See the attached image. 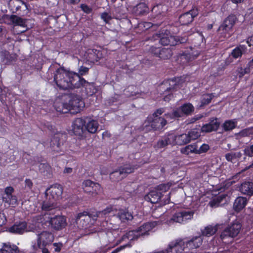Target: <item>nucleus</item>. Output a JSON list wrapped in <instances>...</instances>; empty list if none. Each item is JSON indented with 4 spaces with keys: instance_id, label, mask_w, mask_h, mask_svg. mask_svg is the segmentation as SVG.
Listing matches in <instances>:
<instances>
[{
    "instance_id": "obj_1",
    "label": "nucleus",
    "mask_w": 253,
    "mask_h": 253,
    "mask_svg": "<svg viewBox=\"0 0 253 253\" xmlns=\"http://www.w3.org/2000/svg\"><path fill=\"white\" fill-rule=\"evenodd\" d=\"M78 78L76 72L66 70L64 67L57 68L54 75V81L57 87L63 90L75 89Z\"/></svg>"
},
{
    "instance_id": "obj_2",
    "label": "nucleus",
    "mask_w": 253,
    "mask_h": 253,
    "mask_svg": "<svg viewBox=\"0 0 253 253\" xmlns=\"http://www.w3.org/2000/svg\"><path fill=\"white\" fill-rule=\"evenodd\" d=\"M97 219V215L84 211L78 213L75 217V222L81 229H86L94 225Z\"/></svg>"
},
{
    "instance_id": "obj_3",
    "label": "nucleus",
    "mask_w": 253,
    "mask_h": 253,
    "mask_svg": "<svg viewBox=\"0 0 253 253\" xmlns=\"http://www.w3.org/2000/svg\"><path fill=\"white\" fill-rule=\"evenodd\" d=\"M185 82V78L180 76L169 79L164 82V84H169V86L165 90L166 95L164 96V100L169 102L172 98L173 94L172 92L177 90L182 87L183 84Z\"/></svg>"
},
{
    "instance_id": "obj_4",
    "label": "nucleus",
    "mask_w": 253,
    "mask_h": 253,
    "mask_svg": "<svg viewBox=\"0 0 253 253\" xmlns=\"http://www.w3.org/2000/svg\"><path fill=\"white\" fill-rule=\"evenodd\" d=\"M237 21L235 15L231 14L226 17L220 24L218 29V34L223 38H229L230 32Z\"/></svg>"
},
{
    "instance_id": "obj_5",
    "label": "nucleus",
    "mask_w": 253,
    "mask_h": 253,
    "mask_svg": "<svg viewBox=\"0 0 253 253\" xmlns=\"http://www.w3.org/2000/svg\"><path fill=\"white\" fill-rule=\"evenodd\" d=\"M242 225L240 221L235 220L233 221L230 225H228L221 233L220 237L223 242L226 243L224 241L226 238H234L239 234Z\"/></svg>"
},
{
    "instance_id": "obj_6",
    "label": "nucleus",
    "mask_w": 253,
    "mask_h": 253,
    "mask_svg": "<svg viewBox=\"0 0 253 253\" xmlns=\"http://www.w3.org/2000/svg\"><path fill=\"white\" fill-rule=\"evenodd\" d=\"M65 134L57 132L55 133L51 138L50 148L52 152L55 153L63 152V145L66 139Z\"/></svg>"
},
{
    "instance_id": "obj_7",
    "label": "nucleus",
    "mask_w": 253,
    "mask_h": 253,
    "mask_svg": "<svg viewBox=\"0 0 253 253\" xmlns=\"http://www.w3.org/2000/svg\"><path fill=\"white\" fill-rule=\"evenodd\" d=\"M134 169V167L130 165H124L112 172L110 174V178L113 182L120 181L126 176L127 174L133 172Z\"/></svg>"
},
{
    "instance_id": "obj_8",
    "label": "nucleus",
    "mask_w": 253,
    "mask_h": 253,
    "mask_svg": "<svg viewBox=\"0 0 253 253\" xmlns=\"http://www.w3.org/2000/svg\"><path fill=\"white\" fill-rule=\"evenodd\" d=\"M75 84V89L81 88L82 90L84 91L86 95L88 96L92 95L97 91L95 83L88 82L84 78L79 77L77 82Z\"/></svg>"
},
{
    "instance_id": "obj_9",
    "label": "nucleus",
    "mask_w": 253,
    "mask_h": 253,
    "mask_svg": "<svg viewBox=\"0 0 253 253\" xmlns=\"http://www.w3.org/2000/svg\"><path fill=\"white\" fill-rule=\"evenodd\" d=\"M69 104L71 108V114L80 112L85 106L83 98L77 94H70Z\"/></svg>"
},
{
    "instance_id": "obj_10",
    "label": "nucleus",
    "mask_w": 253,
    "mask_h": 253,
    "mask_svg": "<svg viewBox=\"0 0 253 253\" xmlns=\"http://www.w3.org/2000/svg\"><path fill=\"white\" fill-rule=\"evenodd\" d=\"M193 215L194 212L192 211H183L177 212L175 213L169 220H168V222L169 224L174 222L185 223L188 220L191 219Z\"/></svg>"
},
{
    "instance_id": "obj_11",
    "label": "nucleus",
    "mask_w": 253,
    "mask_h": 253,
    "mask_svg": "<svg viewBox=\"0 0 253 253\" xmlns=\"http://www.w3.org/2000/svg\"><path fill=\"white\" fill-rule=\"evenodd\" d=\"M82 188L84 192L96 196L101 192V186L97 182H93L90 179L84 180L82 183Z\"/></svg>"
},
{
    "instance_id": "obj_12",
    "label": "nucleus",
    "mask_w": 253,
    "mask_h": 253,
    "mask_svg": "<svg viewBox=\"0 0 253 253\" xmlns=\"http://www.w3.org/2000/svg\"><path fill=\"white\" fill-rule=\"evenodd\" d=\"M63 191V186L58 183H55L47 188L45 192L46 198L52 199L56 201L62 196Z\"/></svg>"
},
{
    "instance_id": "obj_13",
    "label": "nucleus",
    "mask_w": 253,
    "mask_h": 253,
    "mask_svg": "<svg viewBox=\"0 0 253 253\" xmlns=\"http://www.w3.org/2000/svg\"><path fill=\"white\" fill-rule=\"evenodd\" d=\"M86 122V121L84 119V118H77L72 123V130L73 132L75 135L79 136L80 138L85 137L84 127H85Z\"/></svg>"
},
{
    "instance_id": "obj_14",
    "label": "nucleus",
    "mask_w": 253,
    "mask_h": 253,
    "mask_svg": "<svg viewBox=\"0 0 253 253\" xmlns=\"http://www.w3.org/2000/svg\"><path fill=\"white\" fill-rule=\"evenodd\" d=\"M146 122L151 126L154 130L162 129L167 123L166 120L163 117H155L150 116L147 117Z\"/></svg>"
},
{
    "instance_id": "obj_15",
    "label": "nucleus",
    "mask_w": 253,
    "mask_h": 253,
    "mask_svg": "<svg viewBox=\"0 0 253 253\" xmlns=\"http://www.w3.org/2000/svg\"><path fill=\"white\" fill-rule=\"evenodd\" d=\"M199 13L197 8H194L189 11L181 14L179 17V22L181 25H188L194 20V18Z\"/></svg>"
},
{
    "instance_id": "obj_16",
    "label": "nucleus",
    "mask_w": 253,
    "mask_h": 253,
    "mask_svg": "<svg viewBox=\"0 0 253 253\" xmlns=\"http://www.w3.org/2000/svg\"><path fill=\"white\" fill-rule=\"evenodd\" d=\"M184 250V239L179 238L170 242L166 251L167 253H181Z\"/></svg>"
},
{
    "instance_id": "obj_17",
    "label": "nucleus",
    "mask_w": 253,
    "mask_h": 253,
    "mask_svg": "<svg viewBox=\"0 0 253 253\" xmlns=\"http://www.w3.org/2000/svg\"><path fill=\"white\" fill-rule=\"evenodd\" d=\"M54 236L50 232L42 231L38 235L36 247L47 246L51 245L54 240Z\"/></svg>"
},
{
    "instance_id": "obj_18",
    "label": "nucleus",
    "mask_w": 253,
    "mask_h": 253,
    "mask_svg": "<svg viewBox=\"0 0 253 253\" xmlns=\"http://www.w3.org/2000/svg\"><path fill=\"white\" fill-rule=\"evenodd\" d=\"M7 231L12 234L17 235H22L27 232V222L26 221H16Z\"/></svg>"
},
{
    "instance_id": "obj_19",
    "label": "nucleus",
    "mask_w": 253,
    "mask_h": 253,
    "mask_svg": "<svg viewBox=\"0 0 253 253\" xmlns=\"http://www.w3.org/2000/svg\"><path fill=\"white\" fill-rule=\"evenodd\" d=\"M48 218L49 224L55 230H61L66 226V218L64 216L56 215L53 217H48Z\"/></svg>"
},
{
    "instance_id": "obj_20",
    "label": "nucleus",
    "mask_w": 253,
    "mask_h": 253,
    "mask_svg": "<svg viewBox=\"0 0 253 253\" xmlns=\"http://www.w3.org/2000/svg\"><path fill=\"white\" fill-rule=\"evenodd\" d=\"M220 126V123L216 117L211 118L209 122L202 126L201 131L203 132H211L218 130Z\"/></svg>"
},
{
    "instance_id": "obj_21",
    "label": "nucleus",
    "mask_w": 253,
    "mask_h": 253,
    "mask_svg": "<svg viewBox=\"0 0 253 253\" xmlns=\"http://www.w3.org/2000/svg\"><path fill=\"white\" fill-rule=\"evenodd\" d=\"M184 239V245L185 250H192L199 248L202 244L203 238L202 236L193 237L189 240Z\"/></svg>"
},
{
    "instance_id": "obj_22",
    "label": "nucleus",
    "mask_w": 253,
    "mask_h": 253,
    "mask_svg": "<svg viewBox=\"0 0 253 253\" xmlns=\"http://www.w3.org/2000/svg\"><path fill=\"white\" fill-rule=\"evenodd\" d=\"M84 119L86 121L85 129L90 133H96L99 126L98 121L89 117H84Z\"/></svg>"
},
{
    "instance_id": "obj_23",
    "label": "nucleus",
    "mask_w": 253,
    "mask_h": 253,
    "mask_svg": "<svg viewBox=\"0 0 253 253\" xmlns=\"http://www.w3.org/2000/svg\"><path fill=\"white\" fill-rule=\"evenodd\" d=\"M249 199L243 196L237 197L233 203V208L235 211L239 212L247 206Z\"/></svg>"
},
{
    "instance_id": "obj_24",
    "label": "nucleus",
    "mask_w": 253,
    "mask_h": 253,
    "mask_svg": "<svg viewBox=\"0 0 253 253\" xmlns=\"http://www.w3.org/2000/svg\"><path fill=\"white\" fill-rule=\"evenodd\" d=\"M163 195L156 190L150 191L144 197V199L152 204H156L161 201Z\"/></svg>"
},
{
    "instance_id": "obj_25",
    "label": "nucleus",
    "mask_w": 253,
    "mask_h": 253,
    "mask_svg": "<svg viewBox=\"0 0 253 253\" xmlns=\"http://www.w3.org/2000/svg\"><path fill=\"white\" fill-rule=\"evenodd\" d=\"M173 136L172 133H169L159 140L157 143L158 148H163L169 144L173 145Z\"/></svg>"
},
{
    "instance_id": "obj_26",
    "label": "nucleus",
    "mask_w": 253,
    "mask_h": 253,
    "mask_svg": "<svg viewBox=\"0 0 253 253\" xmlns=\"http://www.w3.org/2000/svg\"><path fill=\"white\" fill-rule=\"evenodd\" d=\"M117 217L123 223H127L133 218L132 213L126 209H120L117 213Z\"/></svg>"
},
{
    "instance_id": "obj_27",
    "label": "nucleus",
    "mask_w": 253,
    "mask_h": 253,
    "mask_svg": "<svg viewBox=\"0 0 253 253\" xmlns=\"http://www.w3.org/2000/svg\"><path fill=\"white\" fill-rule=\"evenodd\" d=\"M102 57V51L96 49H89L87 51V59L89 61L95 63Z\"/></svg>"
},
{
    "instance_id": "obj_28",
    "label": "nucleus",
    "mask_w": 253,
    "mask_h": 253,
    "mask_svg": "<svg viewBox=\"0 0 253 253\" xmlns=\"http://www.w3.org/2000/svg\"><path fill=\"white\" fill-rule=\"evenodd\" d=\"M116 212V208L113 206L110 205L102 211L97 212L95 214L97 215V218L101 217L106 219L107 217L115 215Z\"/></svg>"
},
{
    "instance_id": "obj_29",
    "label": "nucleus",
    "mask_w": 253,
    "mask_h": 253,
    "mask_svg": "<svg viewBox=\"0 0 253 253\" xmlns=\"http://www.w3.org/2000/svg\"><path fill=\"white\" fill-rule=\"evenodd\" d=\"M241 193L248 196L253 195V182L252 181H244L241 183L240 187Z\"/></svg>"
},
{
    "instance_id": "obj_30",
    "label": "nucleus",
    "mask_w": 253,
    "mask_h": 253,
    "mask_svg": "<svg viewBox=\"0 0 253 253\" xmlns=\"http://www.w3.org/2000/svg\"><path fill=\"white\" fill-rule=\"evenodd\" d=\"M172 136H173V145H183L190 142L187 133L175 135L172 133Z\"/></svg>"
},
{
    "instance_id": "obj_31",
    "label": "nucleus",
    "mask_w": 253,
    "mask_h": 253,
    "mask_svg": "<svg viewBox=\"0 0 253 253\" xmlns=\"http://www.w3.org/2000/svg\"><path fill=\"white\" fill-rule=\"evenodd\" d=\"M141 235L137 228L136 230H130L126 232L121 238V241L128 240L129 241L137 240Z\"/></svg>"
},
{
    "instance_id": "obj_32",
    "label": "nucleus",
    "mask_w": 253,
    "mask_h": 253,
    "mask_svg": "<svg viewBox=\"0 0 253 253\" xmlns=\"http://www.w3.org/2000/svg\"><path fill=\"white\" fill-rule=\"evenodd\" d=\"M247 50L245 45L240 44L234 48L231 53V55L234 59L241 58Z\"/></svg>"
},
{
    "instance_id": "obj_33",
    "label": "nucleus",
    "mask_w": 253,
    "mask_h": 253,
    "mask_svg": "<svg viewBox=\"0 0 253 253\" xmlns=\"http://www.w3.org/2000/svg\"><path fill=\"white\" fill-rule=\"evenodd\" d=\"M155 226L154 222H148L144 223L141 226L137 228L141 236L148 235V232Z\"/></svg>"
},
{
    "instance_id": "obj_34",
    "label": "nucleus",
    "mask_w": 253,
    "mask_h": 253,
    "mask_svg": "<svg viewBox=\"0 0 253 253\" xmlns=\"http://www.w3.org/2000/svg\"><path fill=\"white\" fill-rule=\"evenodd\" d=\"M192 57L191 54L187 51L183 52L179 54L177 56V62L182 66L187 65L191 60Z\"/></svg>"
},
{
    "instance_id": "obj_35",
    "label": "nucleus",
    "mask_w": 253,
    "mask_h": 253,
    "mask_svg": "<svg viewBox=\"0 0 253 253\" xmlns=\"http://www.w3.org/2000/svg\"><path fill=\"white\" fill-rule=\"evenodd\" d=\"M159 42L163 45L174 46L176 44L175 42V36H164L160 38Z\"/></svg>"
},
{
    "instance_id": "obj_36",
    "label": "nucleus",
    "mask_w": 253,
    "mask_h": 253,
    "mask_svg": "<svg viewBox=\"0 0 253 253\" xmlns=\"http://www.w3.org/2000/svg\"><path fill=\"white\" fill-rule=\"evenodd\" d=\"M55 109L57 112L62 114H66L70 112L71 113V108L68 103H59L55 105Z\"/></svg>"
},
{
    "instance_id": "obj_37",
    "label": "nucleus",
    "mask_w": 253,
    "mask_h": 253,
    "mask_svg": "<svg viewBox=\"0 0 253 253\" xmlns=\"http://www.w3.org/2000/svg\"><path fill=\"white\" fill-rule=\"evenodd\" d=\"M183 115H190L194 111V107L190 103H185L179 107Z\"/></svg>"
},
{
    "instance_id": "obj_38",
    "label": "nucleus",
    "mask_w": 253,
    "mask_h": 253,
    "mask_svg": "<svg viewBox=\"0 0 253 253\" xmlns=\"http://www.w3.org/2000/svg\"><path fill=\"white\" fill-rule=\"evenodd\" d=\"M1 253H19V251L16 246L5 243L1 249Z\"/></svg>"
},
{
    "instance_id": "obj_39",
    "label": "nucleus",
    "mask_w": 253,
    "mask_h": 253,
    "mask_svg": "<svg viewBox=\"0 0 253 253\" xmlns=\"http://www.w3.org/2000/svg\"><path fill=\"white\" fill-rule=\"evenodd\" d=\"M217 231V227L216 226L209 225L202 230V237H210L213 235Z\"/></svg>"
},
{
    "instance_id": "obj_40",
    "label": "nucleus",
    "mask_w": 253,
    "mask_h": 253,
    "mask_svg": "<svg viewBox=\"0 0 253 253\" xmlns=\"http://www.w3.org/2000/svg\"><path fill=\"white\" fill-rule=\"evenodd\" d=\"M172 54L173 52L170 48L161 47L159 58L164 60L169 59L172 56Z\"/></svg>"
},
{
    "instance_id": "obj_41",
    "label": "nucleus",
    "mask_w": 253,
    "mask_h": 253,
    "mask_svg": "<svg viewBox=\"0 0 253 253\" xmlns=\"http://www.w3.org/2000/svg\"><path fill=\"white\" fill-rule=\"evenodd\" d=\"M2 59L5 61L6 64H9L12 62L14 61L16 59V55L15 54H10L7 50H4L2 52Z\"/></svg>"
},
{
    "instance_id": "obj_42",
    "label": "nucleus",
    "mask_w": 253,
    "mask_h": 253,
    "mask_svg": "<svg viewBox=\"0 0 253 253\" xmlns=\"http://www.w3.org/2000/svg\"><path fill=\"white\" fill-rule=\"evenodd\" d=\"M214 97V95L213 93H206L203 94L201 99V104L200 107H202L209 105Z\"/></svg>"
},
{
    "instance_id": "obj_43",
    "label": "nucleus",
    "mask_w": 253,
    "mask_h": 253,
    "mask_svg": "<svg viewBox=\"0 0 253 253\" xmlns=\"http://www.w3.org/2000/svg\"><path fill=\"white\" fill-rule=\"evenodd\" d=\"M237 126V122L235 120H226L222 125V128L225 131L232 130Z\"/></svg>"
},
{
    "instance_id": "obj_44",
    "label": "nucleus",
    "mask_w": 253,
    "mask_h": 253,
    "mask_svg": "<svg viewBox=\"0 0 253 253\" xmlns=\"http://www.w3.org/2000/svg\"><path fill=\"white\" fill-rule=\"evenodd\" d=\"M55 201L52 199H46L43 201L42 204V209L43 211H49L54 208Z\"/></svg>"
},
{
    "instance_id": "obj_45",
    "label": "nucleus",
    "mask_w": 253,
    "mask_h": 253,
    "mask_svg": "<svg viewBox=\"0 0 253 253\" xmlns=\"http://www.w3.org/2000/svg\"><path fill=\"white\" fill-rule=\"evenodd\" d=\"M181 153L183 154L189 155L191 153L197 154V145L195 144H190L182 148L180 150Z\"/></svg>"
},
{
    "instance_id": "obj_46",
    "label": "nucleus",
    "mask_w": 253,
    "mask_h": 253,
    "mask_svg": "<svg viewBox=\"0 0 253 253\" xmlns=\"http://www.w3.org/2000/svg\"><path fill=\"white\" fill-rule=\"evenodd\" d=\"M201 130L198 128H193L187 133L190 141L197 139L201 136Z\"/></svg>"
},
{
    "instance_id": "obj_47",
    "label": "nucleus",
    "mask_w": 253,
    "mask_h": 253,
    "mask_svg": "<svg viewBox=\"0 0 253 253\" xmlns=\"http://www.w3.org/2000/svg\"><path fill=\"white\" fill-rule=\"evenodd\" d=\"M171 186V184L169 182H167L166 183H162L157 185L155 187V190L156 191H159L160 193L163 194V193H165L167 192L170 188Z\"/></svg>"
},
{
    "instance_id": "obj_48",
    "label": "nucleus",
    "mask_w": 253,
    "mask_h": 253,
    "mask_svg": "<svg viewBox=\"0 0 253 253\" xmlns=\"http://www.w3.org/2000/svg\"><path fill=\"white\" fill-rule=\"evenodd\" d=\"M251 69L248 66V64H247L246 67L244 68L238 67L236 71L237 76H238L239 78H242L245 75L249 74L251 72Z\"/></svg>"
},
{
    "instance_id": "obj_49",
    "label": "nucleus",
    "mask_w": 253,
    "mask_h": 253,
    "mask_svg": "<svg viewBox=\"0 0 253 253\" xmlns=\"http://www.w3.org/2000/svg\"><path fill=\"white\" fill-rule=\"evenodd\" d=\"M2 200L9 205L13 204L17 202L16 197L12 194L2 197Z\"/></svg>"
},
{
    "instance_id": "obj_50",
    "label": "nucleus",
    "mask_w": 253,
    "mask_h": 253,
    "mask_svg": "<svg viewBox=\"0 0 253 253\" xmlns=\"http://www.w3.org/2000/svg\"><path fill=\"white\" fill-rule=\"evenodd\" d=\"M161 47L151 46L149 49V52L154 56L159 58V52L161 51Z\"/></svg>"
},
{
    "instance_id": "obj_51",
    "label": "nucleus",
    "mask_w": 253,
    "mask_h": 253,
    "mask_svg": "<svg viewBox=\"0 0 253 253\" xmlns=\"http://www.w3.org/2000/svg\"><path fill=\"white\" fill-rule=\"evenodd\" d=\"M89 68L88 67L81 66L79 69V72L76 74L78 75L80 78H83V76L86 75L88 74Z\"/></svg>"
},
{
    "instance_id": "obj_52",
    "label": "nucleus",
    "mask_w": 253,
    "mask_h": 253,
    "mask_svg": "<svg viewBox=\"0 0 253 253\" xmlns=\"http://www.w3.org/2000/svg\"><path fill=\"white\" fill-rule=\"evenodd\" d=\"M245 170H242V171L236 173L235 175L232 176L231 178L229 179L230 181V183L231 184H233L237 181L241 177L243 176L242 172H244Z\"/></svg>"
},
{
    "instance_id": "obj_53",
    "label": "nucleus",
    "mask_w": 253,
    "mask_h": 253,
    "mask_svg": "<svg viewBox=\"0 0 253 253\" xmlns=\"http://www.w3.org/2000/svg\"><path fill=\"white\" fill-rule=\"evenodd\" d=\"M198 147L197 146V154H200L202 153L207 152L210 149V146L207 144H203L199 149H197Z\"/></svg>"
},
{
    "instance_id": "obj_54",
    "label": "nucleus",
    "mask_w": 253,
    "mask_h": 253,
    "mask_svg": "<svg viewBox=\"0 0 253 253\" xmlns=\"http://www.w3.org/2000/svg\"><path fill=\"white\" fill-rule=\"evenodd\" d=\"M6 88L0 84V100L2 102L6 99Z\"/></svg>"
},
{
    "instance_id": "obj_55",
    "label": "nucleus",
    "mask_w": 253,
    "mask_h": 253,
    "mask_svg": "<svg viewBox=\"0 0 253 253\" xmlns=\"http://www.w3.org/2000/svg\"><path fill=\"white\" fill-rule=\"evenodd\" d=\"M244 154L249 157H253V144L245 148Z\"/></svg>"
},
{
    "instance_id": "obj_56",
    "label": "nucleus",
    "mask_w": 253,
    "mask_h": 253,
    "mask_svg": "<svg viewBox=\"0 0 253 253\" xmlns=\"http://www.w3.org/2000/svg\"><path fill=\"white\" fill-rule=\"evenodd\" d=\"M101 18L106 23H108L112 19V16L107 12H104L101 14Z\"/></svg>"
},
{
    "instance_id": "obj_57",
    "label": "nucleus",
    "mask_w": 253,
    "mask_h": 253,
    "mask_svg": "<svg viewBox=\"0 0 253 253\" xmlns=\"http://www.w3.org/2000/svg\"><path fill=\"white\" fill-rule=\"evenodd\" d=\"M226 160L228 162H232L233 160H235L237 158L236 154L235 153L231 152L225 154Z\"/></svg>"
},
{
    "instance_id": "obj_58",
    "label": "nucleus",
    "mask_w": 253,
    "mask_h": 253,
    "mask_svg": "<svg viewBox=\"0 0 253 253\" xmlns=\"http://www.w3.org/2000/svg\"><path fill=\"white\" fill-rule=\"evenodd\" d=\"M165 111V108H160L157 109L152 115H150V116H154L155 117H160V116L162 115Z\"/></svg>"
},
{
    "instance_id": "obj_59",
    "label": "nucleus",
    "mask_w": 253,
    "mask_h": 253,
    "mask_svg": "<svg viewBox=\"0 0 253 253\" xmlns=\"http://www.w3.org/2000/svg\"><path fill=\"white\" fill-rule=\"evenodd\" d=\"M172 116L173 118H180L183 116L182 111H181L180 107L176 108L173 110L172 113Z\"/></svg>"
},
{
    "instance_id": "obj_60",
    "label": "nucleus",
    "mask_w": 253,
    "mask_h": 253,
    "mask_svg": "<svg viewBox=\"0 0 253 253\" xmlns=\"http://www.w3.org/2000/svg\"><path fill=\"white\" fill-rule=\"evenodd\" d=\"M33 249L37 252L41 251L42 253H49L48 250L46 248V246H40L36 247V245H33Z\"/></svg>"
},
{
    "instance_id": "obj_61",
    "label": "nucleus",
    "mask_w": 253,
    "mask_h": 253,
    "mask_svg": "<svg viewBox=\"0 0 253 253\" xmlns=\"http://www.w3.org/2000/svg\"><path fill=\"white\" fill-rule=\"evenodd\" d=\"M80 7L81 9L85 13L89 14L92 12V8L86 4H81Z\"/></svg>"
},
{
    "instance_id": "obj_62",
    "label": "nucleus",
    "mask_w": 253,
    "mask_h": 253,
    "mask_svg": "<svg viewBox=\"0 0 253 253\" xmlns=\"http://www.w3.org/2000/svg\"><path fill=\"white\" fill-rule=\"evenodd\" d=\"M7 222V218L5 214L0 212V227H2Z\"/></svg>"
},
{
    "instance_id": "obj_63",
    "label": "nucleus",
    "mask_w": 253,
    "mask_h": 253,
    "mask_svg": "<svg viewBox=\"0 0 253 253\" xmlns=\"http://www.w3.org/2000/svg\"><path fill=\"white\" fill-rule=\"evenodd\" d=\"M153 25V24L151 22H144L139 23L138 24V27H142L143 26L146 30H147L152 27Z\"/></svg>"
},
{
    "instance_id": "obj_64",
    "label": "nucleus",
    "mask_w": 253,
    "mask_h": 253,
    "mask_svg": "<svg viewBox=\"0 0 253 253\" xmlns=\"http://www.w3.org/2000/svg\"><path fill=\"white\" fill-rule=\"evenodd\" d=\"M25 188H28L29 190H31L33 186V183L32 180L30 179L26 178L25 180Z\"/></svg>"
}]
</instances>
